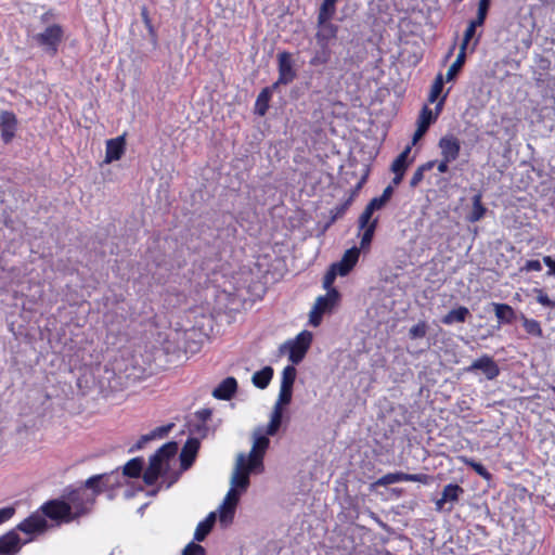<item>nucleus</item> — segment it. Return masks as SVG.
I'll return each mask as SVG.
<instances>
[{"label": "nucleus", "instance_id": "8fccbe9b", "mask_svg": "<svg viewBox=\"0 0 555 555\" xmlns=\"http://www.w3.org/2000/svg\"><path fill=\"white\" fill-rule=\"evenodd\" d=\"M490 3H491V0H479L477 15L474 18L477 21V23L485 24L489 9H490Z\"/></svg>", "mask_w": 555, "mask_h": 555}, {"label": "nucleus", "instance_id": "3c124183", "mask_svg": "<svg viewBox=\"0 0 555 555\" xmlns=\"http://www.w3.org/2000/svg\"><path fill=\"white\" fill-rule=\"evenodd\" d=\"M339 275L337 269H335L333 266L330 267L327 272L325 273L323 278V287L328 292L330 288H334L333 284L335 282L336 276Z\"/></svg>", "mask_w": 555, "mask_h": 555}, {"label": "nucleus", "instance_id": "de8ad7c7", "mask_svg": "<svg viewBox=\"0 0 555 555\" xmlns=\"http://www.w3.org/2000/svg\"><path fill=\"white\" fill-rule=\"evenodd\" d=\"M428 331V325L425 321H420L415 325H413L409 331V336L411 339L423 338L426 336Z\"/></svg>", "mask_w": 555, "mask_h": 555}, {"label": "nucleus", "instance_id": "5fc2aeb1", "mask_svg": "<svg viewBox=\"0 0 555 555\" xmlns=\"http://www.w3.org/2000/svg\"><path fill=\"white\" fill-rule=\"evenodd\" d=\"M323 314V312L313 306L309 313V323L314 327L319 326L322 322Z\"/></svg>", "mask_w": 555, "mask_h": 555}, {"label": "nucleus", "instance_id": "a878e982", "mask_svg": "<svg viewBox=\"0 0 555 555\" xmlns=\"http://www.w3.org/2000/svg\"><path fill=\"white\" fill-rule=\"evenodd\" d=\"M472 202H473V207H472L470 212L466 216V220L468 222L475 223V222L481 220L485 217V215L487 212V208L482 204V194H481V192H477L473 196Z\"/></svg>", "mask_w": 555, "mask_h": 555}, {"label": "nucleus", "instance_id": "bb28decb", "mask_svg": "<svg viewBox=\"0 0 555 555\" xmlns=\"http://www.w3.org/2000/svg\"><path fill=\"white\" fill-rule=\"evenodd\" d=\"M365 181H366V175L364 177H362V179L358 182L353 193L344 203H341V204L335 206L333 209H331L332 221H335L338 218H341L346 214V211L348 210L349 206L351 205V203L353 201V195L356 194V192L358 190H360L363 186Z\"/></svg>", "mask_w": 555, "mask_h": 555}, {"label": "nucleus", "instance_id": "e2e57ef3", "mask_svg": "<svg viewBox=\"0 0 555 555\" xmlns=\"http://www.w3.org/2000/svg\"><path fill=\"white\" fill-rule=\"evenodd\" d=\"M543 262L546 267H548V275H555V259H553L551 256H544Z\"/></svg>", "mask_w": 555, "mask_h": 555}, {"label": "nucleus", "instance_id": "f257e3e1", "mask_svg": "<svg viewBox=\"0 0 555 555\" xmlns=\"http://www.w3.org/2000/svg\"><path fill=\"white\" fill-rule=\"evenodd\" d=\"M63 498L70 508L74 521L89 514L95 503L94 495L88 493L87 489L82 487L75 489L67 488L64 491Z\"/></svg>", "mask_w": 555, "mask_h": 555}, {"label": "nucleus", "instance_id": "5701e85b", "mask_svg": "<svg viewBox=\"0 0 555 555\" xmlns=\"http://www.w3.org/2000/svg\"><path fill=\"white\" fill-rule=\"evenodd\" d=\"M340 294L336 288H330V291L323 295L319 296L314 302V307L318 308L321 312L325 313L331 311L339 301Z\"/></svg>", "mask_w": 555, "mask_h": 555}, {"label": "nucleus", "instance_id": "052dcab7", "mask_svg": "<svg viewBox=\"0 0 555 555\" xmlns=\"http://www.w3.org/2000/svg\"><path fill=\"white\" fill-rule=\"evenodd\" d=\"M448 93L449 91H447L441 98H439L435 103H436V106L435 108L433 109L434 114L439 117V115L441 114L442 109H443V106H444V103H446V100H447V96H448Z\"/></svg>", "mask_w": 555, "mask_h": 555}, {"label": "nucleus", "instance_id": "39448f33", "mask_svg": "<svg viewBox=\"0 0 555 555\" xmlns=\"http://www.w3.org/2000/svg\"><path fill=\"white\" fill-rule=\"evenodd\" d=\"M312 333L309 331L300 332L294 340L287 343L288 345V360L293 364L300 363L306 357L311 343H312Z\"/></svg>", "mask_w": 555, "mask_h": 555}, {"label": "nucleus", "instance_id": "a211bd4d", "mask_svg": "<svg viewBox=\"0 0 555 555\" xmlns=\"http://www.w3.org/2000/svg\"><path fill=\"white\" fill-rule=\"evenodd\" d=\"M270 440L267 436H259L255 439L248 461L251 466H262V461Z\"/></svg>", "mask_w": 555, "mask_h": 555}, {"label": "nucleus", "instance_id": "4c0bfd02", "mask_svg": "<svg viewBox=\"0 0 555 555\" xmlns=\"http://www.w3.org/2000/svg\"><path fill=\"white\" fill-rule=\"evenodd\" d=\"M438 117L434 114L433 109L428 106V104H425L417 117V126L428 130L430 125L436 122Z\"/></svg>", "mask_w": 555, "mask_h": 555}, {"label": "nucleus", "instance_id": "473e14b6", "mask_svg": "<svg viewBox=\"0 0 555 555\" xmlns=\"http://www.w3.org/2000/svg\"><path fill=\"white\" fill-rule=\"evenodd\" d=\"M143 469V460L141 457H133L130 461L126 463V465L122 468V478L129 477V478H138L141 476Z\"/></svg>", "mask_w": 555, "mask_h": 555}, {"label": "nucleus", "instance_id": "72a5a7b5", "mask_svg": "<svg viewBox=\"0 0 555 555\" xmlns=\"http://www.w3.org/2000/svg\"><path fill=\"white\" fill-rule=\"evenodd\" d=\"M411 153V145H406L405 149L396 157V159L391 164V171L404 172L406 171L410 163L413 159L409 160V155Z\"/></svg>", "mask_w": 555, "mask_h": 555}, {"label": "nucleus", "instance_id": "dca6fc26", "mask_svg": "<svg viewBox=\"0 0 555 555\" xmlns=\"http://www.w3.org/2000/svg\"><path fill=\"white\" fill-rule=\"evenodd\" d=\"M360 256V248L351 247L345 251L340 261L332 266L337 269L339 275H347L357 264Z\"/></svg>", "mask_w": 555, "mask_h": 555}, {"label": "nucleus", "instance_id": "6e6d98bb", "mask_svg": "<svg viewBox=\"0 0 555 555\" xmlns=\"http://www.w3.org/2000/svg\"><path fill=\"white\" fill-rule=\"evenodd\" d=\"M211 410L208 408L201 409L195 412V418L198 423L207 424V422L211 418Z\"/></svg>", "mask_w": 555, "mask_h": 555}, {"label": "nucleus", "instance_id": "58836bf2", "mask_svg": "<svg viewBox=\"0 0 555 555\" xmlns=\"http://www.w3.org/2000/svg\"><path fill=\"white\" fill-rule=\"evenodd\" d=\"M465 61H466V51L460 49L455 61L451 64V66L449 67L448 72H447L446 81H452L457 76V74L463 68Z\"/></svg>", "mask_w": 555, "mask_h": 555}, {"label": "nucleus", "instance_id": "0eeeda50", "mask_svg": "<svg viewBox=\"0 0 555 555\" xmlns=\"http://www.w3.org/2000/svg\"><path fill=\"white\" fill-rule=\"evenodd\" d=\"M464 489L457 483H448L443 487L441 498L435 502L436 512H451L453 505L460 500Z\"/></svg>", "mask_w": 555, "mask_h": 555}, {"label": "nucleus", "instance_id": "c03bdc74", "mask_svg": "<svg viewBox=\"0 0 555 555\" xmlns=\"http://www.w3.org/2000/svg\"><path fill=\"white\" fill-rule=\"evenodd\" d=\"M436 160H428L424 164H422L420 167H417V169L414 171L411 180H410V185L412 188H415L424 179V173L426 171H429L434 168V166L436 165Z\"/></svg>", "mask_w": 555, "mask_h": 555}, {"label": "nucleus", "instance_id": "338daca9", "mask_svg": "<svg viewBox=\"0 0 555 555\" xmlns=\"http://www.w3.org/2000/svg\"><path fill=\"white\" fill-rule=\"evenodd\" d=\"M395 177L392 178V183L395 185H398L402 182L403 178H404V172H399V171H392Z\"/></svg>", "mask_w": 555, "mask_h": 555}, {"label": "nucleus", "instance_id": "e433bc0d", "mask_svg": "<svg viewBox=\"0 0 555 555\" xmlns=\"http://www.w3.org/2000/svg\"><path fill=\"white\" fill-rule=\"evenodd\" d=\"M282 418L283 408L273 406V411L271 413L270 421L266 429L267 435L274 436L279 431L282 424Z\"/></svg>", "mask_w": 555, "mask_h": 555}, {"label": "nucleus", "instance_id": "37998d69", "mask_svg": "<svg viewBox=\"0 0 555 555\" xmlns=\"http://www.w3.org/2000/svg\"><path fill=\"white\" fill-rule=\"evenodd\" d=\"M178 451V443L175 441H169L163 444L154 455L157 456L162 462H166L173 457Z\"/></svg>", "mask_w": 555, "mask_h": 555}, {"label": "nucleus", "instance_id": "864d4df0", "mask_svg": "<svg viewBox=\"0 0 555 555\" xmlns=\"http://www.w3.org/2000/svg\"><path fill=\"white\" fill-rule=\"evenodd\" d=\"M183 555H205V548L199 544L191 542L185 546Z\"/></svg>", "mask_w": 555, "mask_h": 555}, {"label": "nucleus", "instance_id": "ddd939ff", "mask_svg": "<svg viewBox=\"0 0 555 555\" xmlns=\"http://www.w3.org/2000/svg\"><path fill=\"white\" fill-rule=\"evenodd\" d=\"M315 40L318 46H328L337 38L338 26L333 24L331 20H325L323 23L320 22V16L317 17Z\"/></svg>", "mask_w": 555, "mask_h": 555}, {"label": "nucleus", "instance_id": "f8f14e48", "mask_svg": "<svg viewBox=\"0 0 555 555\" xmlns=\"http://www.w3.org/2000/svg\"><path fill=\"white\" fill-rule=\"evenodd\" d=\"M17 117L11 111H2L0 113V132L2 141L8 144L10 143L17 130Z\"/></svg>", "mask_w": 555, "mask_h": 555}, {"label": "nucleus", "instance_id": "a19ab883", "mask_svg": "<svg viewBox=\"0 0 555 555\" xmlns=\"http://www.w3.org/2000/svg\"><path fill=\"white\" fill-rule=\"evenodd\" d=\"M520 319L527 334L539 338L543 336V331L539 321L529 319L525 314H521Z\"/></svg>", "mask_w": 555, "mask_h": 555}, {"label": "nucleus", "instance_id": "2eb2a0df", "mask_svg": "<svg viewBox=\"0 0 555 555\" xmlns=\"http://www.w3.org/2000/svg\"><path fill=\"white\" fill-rule=\"evenodd\" d=\"M22 545L21 538L15 529L0 535V555H16Z\"/></svg>", "mask_w": 555, "mask_h": 555}, {"label": "nucleus", "instance_id": "4be33fe9", "mask_svg": "<svg viewBox=\"0 0 555 555\" xmlns=\"http://www.w3.org/2000/svg\"><path fill=\"white\" fill-rule=\"evenodd\" d=\"M238 503V493L234 488L230 489L227 493L223 504L220 507V519L221 521L228 518L232 519L234 516L235 507Z\"/></svg>", "mask_w": 555, "mask_h": 555}, {"label": "nucleus", "instance_id": "09e8293b", "mask_svg": "<svg viewBox=\"0 0 555 555\" xmlns=\"http://www.w3.org/2000/svg\"><path fill=\"white\" fill-rule=\"evenodd\" d=\"M292 397L293 388L280 386L279 399L275 402L274 406L283 408V405L291 403Z\"/></svg>", "mask_w": 555, "mask_h": 555}, {"label": "nucleus", "instance_id": "f704fd0d", "mask_svg": "<svg viewBox=\"0 0 555 555\" xmlns=\"http://www.w3.org/2000/svg\"><path fill=\"white\" fill-rule=\"evenodd\" d=\"M457 460L461 463L474 469V472L485 480H490L492 478V475L489 473V470L481 463L476 462L474 459L467 457L465 455H460L457 456Z\"/></svg>", "mask_w": 555, "mask_h": 555}, {"label": "nucleus", "instance_id": "9d476101", "mask_svg": "<svg viewBox=\"0 0 555 555\" xmlns=\"http://www.w3.org/2000/svg\"><path fill=\"white\" fill-rule=\"evenodd\" d=\"M467 372L481 371L483 375L492 380L500 374V367L496 362L488 354H483L480 358L473 361V363L466 369Z\"/></svg>", "mask_w": 555, "mask_h": 555}, {"label": "nucleus", "instance_id": "69168bd1", "mask_svg": "<svg viewBox=\"0 0 555 555\" xmlns=\"http://www.w3.org/2000/svg\"><path fill=\"white\" fill-rule=\"evenodd\" d=\"M392 194H393V188H392V185H388L384 189V191L379 197L383 198L386 203H388L390 201V198L392 197Z\"/></svg>", "mask_w": 555, "mask_h": 555}, {"label": "nucleus", "instance_id": "aec40b11", "mask_svg": "<svg viewBox=\"0 0 555 555\" xmlns=\"http://www.w3.org/2000/svg\"><path fill=\"white\" fill-rule=\"evenodd\" d=\"M237 390V380L230 376L224 378L212 391V396L219 400H230Z\"/></svg>", "mask_w": 555, "mask_h": 555}, {"label": "nucleus", "instance_id": "393cba45", "mask_svg": "<svg viewBox=\"0 0 555 555\" xmlns=\"http://www.w3.org/2000/svg\"><path fill=\"white\" fill-rule=\"evenodd\" d=\"M495 317L500 323L512 324L517 315L513 307L507 304L492 302Z\"/></svg>", "mask_w": 555, "mask_h": 555}, {"label": "nucleus", "instance_id": "423d86ee", "mask_svg": "<svg viewBox=\"0 0 555 555\" xmlns=\"http://www.w3.org/2000/svg\"><path fill=\"white\" fill-rule=\"evenodd\" d=\"M278 72H279V78H278V81L274 82L272 88H275L279 85L286 86L295 80L297 74L294 68L293 56L289 52L282 51L278 54Z\"/></svg>", "mask_w": 555, "mask_h": 555}, {"label": "nucleus", "instance_id": "49530a36", "mask_svg": "<svg viewBox=\"0 0 555 555\" xmlns=\"http://www.w3.org/2000/svg\"><path fill=\"white\" fill-rule=\"evenodd\" d=\"M297 371L296 367L293 365H286L283 369L282 372V379H281V386L282 387H294V383L296 380Z\"/></svg>", "mask_w": 555, "mask_h": 555}, {"label": "nucleus", "instance_id": "f3484780", "mask_svg": "<svg viewBox=\"0 0 555 555\" xmlns=\"http://www.w3.org/2000/svg\"><path fill=\"white\" fill-rule=\"evenodd\" d=\"M126 150V140L125 135H119L114 139H109L106 141L105 149V162L112 163L115 160H119L125 154Z\"/></svg>", "mask_w": 555, "mask_h": 555}, {"label": "nucleus", "instance_id": "7ed1b4c3", "mask_svg": "<svg viewBox=\"0 0 555 555\" xmlns=\"http://www.w3.org/2000/svg\"><path fill=\"white\" fill-rule=\"evenodd\" d=\"M39 511L46 519H50L56 526H61L64 524H70L74 521V517H72L70 508L67 505V502L63 498V495L57 499H51V500L46 501L39 507Z\"/></svg>", "mask_w": 555, "mask_h": 555}, {"label": "nucleus", "instance_id": "c756f323", "mask_svg": "<svg viewBox=\"0 0 555 555\" xmlns=\"http://www.w3.org/2000/svg\"><path fill=\"white\" fill-rule=\"evenodd\" d=\"M274 371L271 366H264L260 371L254 373L251 382L257 388L266 389L269 386Z\"/></svg>", "mask_w": 555, "mask_h": 555}, {"label": "nucleus", "instance_id": "c9c22d12", "mask_svg": "<svg viewBox=\"0 0 555 555\" xmlns=\"http://www.w3.org/2000/svg\"><path fill=\"white\" fill-rule=\"evenodd\" d=\"M319 48L309 61V64L313 67L327 64L332 57V51L328 46H319Z\"/></svg>", "mask_w": 555, "mask_h": 555}, {"label": "nucleus", "instance_id": "ea45409f", "mask_svg": "<svg viewBox=\"0 0 555 555\" xmlns=\"http://www.w3.org/2000/svg\"><path fill=\"white\" fill-rule=\"evenodd\" d=\"M443 85H444L443 75L441 73H439L435 77L434 82L430 87L428 98H427L428 104H434L439 98L442 96L441 93L443 90Z\"/></svg>", "mask_w": 555, "mask_h": 555}, {"label": "nucleus", "instance_id": "20e7f679", "mask_svg": "<svg viewBox=\"0 0 555 555\" xmlns=\"http://www.w3.org/2000/svg\"><path fill=\"white\" fill-rule=\"evenodd\" d=\"M64 37L63 27L59 24H52L48 26L42 33L37 34L34 38L36 42L44 48L51 55H55L59 50V46Z\"/></svg>", "mask_w": 555, "mask_h": 555}, {"label": "nucleus", "instance_id": "1a4fd4ad", "mask_svg": "<svg viewBox=\"0 0 555 555\" xmlns=\"http://www.w3.org/2000/svg\"><path fill=\"white\" fill-rule=\"evenodd\" d=\"M433 477L427 474H408L402 472L397 473H388L380 478L377 479L376 485L377 486H389L396 482L401 481H413V482H420L423 485L430 483Z\"/></svg>", "mask_w": 555, "mask_h": 555}, {"label": "nucleus", "instance_id": "6ab92c4d", "mask_svg": "<svg viewBox=\"0 0 555 555\" xmlns=\"http://www.w3.org/2000/svg\"><path fill=\"white\" fill-rule=\"evenodd\" d=\"M199 440L197 438H189L180 453V462L181 466L186 469L189 468L193 462L195 461V457L197 455V452L199 450Z\"/></svg>", "mask_w": 555, "mask_h": 555}, {"label": "nucleus", "instance_id": "4d7b16f0", "mask_svg": "<svg viewBox=\"0 0 555 555\" xmlns=\"http://www.w3.org/2000/svg\"><path fill=\"white\" fill-rule=\"evenodd\" d=\"M15 514L13 506H5L0 508V526L10 520Z\"/></svg>", "mask_w": 555, "mask_h": 555}, {"label": "nucleus", "instance_id": "6e6552de", "mask_svg": "<svg viewBox=\"0 0 555 555\" xmlns=\"http://www.w3.org/2000/svg\"><path fill=\"white\" fill-rule=\"evenodd\" d=\"M49 528V524L40 511L31 513L28 517L22 520L15 530H18L25 534H41L44 533Z\"/></svg>", "mask_w": 555, "mask_h": 555}, {"label": "nucleus", "instance_id": "680f3d73", "mask_svg": "<svg viewBox=\"0 0 555 555\" xmlns=\"http://www.w3.org/2000/svg\"><path fill=\"white\" fill-rule=\"evenodd\" d=\"M428 130L417 126L414 134H413V138H412V141L409 145H411V149L413 147V145H415L418 140H421L423 138V135H425V133L427 132Z\"/></svg>", "mask_w": 555, "mask_h": 555}, {"label": "nucleus", "instance_id": "9b49d317", "mask_svg": "<svg viewBox=\"0 0 555 555\" xmlns=\"http://www.w3.org/2000/svg\"><path fill=\"white\" fill-rule=\"evenodd\" d=\"M257 467L258 466H251L250 462L246 461L245 456L241 454L236 463L232 485L245 490L249 485V473Z\"/></svg>", "mask_w": 555, "mask_h": 555}, {"label": "nucleus", "instance_id": "0e129e2a", "mask_svg": "<svg viewBox=\"0 0 555 555\" xmlns=\"http://www.w3.org/2000/svg\"><path fill=\"white\" fill-rule=\"evenodd\" d=\"M452 163V160H446V158L441 157V160L437 165V169L440 173H446L449 171V164Z\"/></svg>", "mask_w": 555, "mask_h": 555}, {"label": "nucleus", "instance_id": "4468645a", "mask_svg": "<svg viewBox=\"0 0 555 555\" xmlns=\"http://www.w3.org/2000/svg\"><path fill=\"white\" fill-rule=\"evenodd\" d=\"M438 146L440 149L441 157L446 158V160L454 162L459 158L461 142L455 135L447 134L440 138Z\"/></svg>", "mask_w": 555, "mask_h": 555}, {"label": "nucleus", "instance_id": "b1692460", "mask_svg": "<svg viewBox=\"0 0 555 555\" xmlns=\"http://www.w3.org/2000/svg\"><path fill=\"white\" fill-rule=\"evenodd\" d=\"M358 224H359V229L361 231H363L362 235H361V241H360V248L366 249L370 247L373 236H374V233L377 229L378 218L370 219V221L365 225H362L361 216H360L359 220H358Z\"/></svg>", "mask_w": 555, "mask_h": 555}, {"label": "nucleus", "instance_id": "412c9836", "mask_svg": "<svg viewBox=\"0 0 555 555\" xmlns=\"http://www.w3.org/2000/svg\"><path fill=\"white\" fill-rule=\"evenodd\" d=\"M163 464L164 462L157 459L154 454L150 457L149 466L143 472L142 476L145 485L153 486L156 483L162 474Z\"/></svg>", "mask_w": 555, "mask_h": 555}, {"label": "nucleus", "instance_id": "c85d7f7f", "mask_svg": "<svg viewBox=\"0 0 555 555\" xmlns=\"http://www.w3.org/2000/svg\"><path fill=\"white\" fill-rule=\"evenodd\" d=\"M216 522V514L211 512L208 514V516L198 522L195 532H194V539L196 541H204L205 538L209 534L211 531L214 525Z\"/></svg>", "mask_w": 555, "mask_h": 555}, {"label": "nucleus", "instance_id": "774afa93", "mask_svg": "<svg viewBox=\"0 0 555 555\" xmlns=\"http://www.w3.org/2000/svg\"><path fill=\"white\" fill-rule=\"evenodd\" d=\"M395 177L392 178V183L395 185H398L402 182L403 178H404V172H399V171H392Z\"/></svg>", "mask_w": 555, "mask_h": 555}, {"label": "nucleus", "instance_id": "a18cd8bd", "mask_svg": "<svg viewBox=\"0 0 555 555\" xmlns=\"http://www.w3.org/2000/svg\"><path fill=\"white\" fill-rule=\"evenodd\" d=\"M483 24H481V23H477L476 20H472L469 22L468 26L466 27V29L464 31L463 40H462V43L460 46L461 50H464V51L467 50V47H468L470 40L474 38V36L476 34L477 27H480Z\"/></svg>", "mask_w": 555, "mask_h": 555}, {"label": "nucleus", "instance_id": "cd10ccee", "mask_svg": "<svg viewBox=\"0 0 555 555\" xmlns=\"http://www.w3.org/2000/svg\"><path fill=\"white\" fill-rule=\"evenodd\" d=\"M468 317L469 310L464 306H460L450 310L446 315H443L441 322L446 325H451L453 323H464Z\"/></svg>", "mask_w": 555, "mask_h": 555}, {"label": "nucleus", "instance_id": "13d9d810", "mask_svg": "<svg viewBox=\"0 0 555 555\" xmlns=\"http://www.w3.org/2000/svg\"><path fill=\"white\" fill-rule=\"evenodd\" d=\"M541 270H542V264L539 260H535V259L527 260L526 263L524 264V267L521 268V271H526V272H531V271L539 272Z\"/></svg>", "mask_w": 555, "mask_h": 555}, {"label": "nucleus", "instance_id": "bf43d9fd", "mask_svg": "<svg viewBox=\"0 0 555 555\" xmlns=\"http://www.w3.org/2000/svg\"><path fill=\"white\" fill-rule=\"evenodd\" d=\"M209 428L207 426V424H203V423H196L192 426V428H190V431L192 434H196L198 436H201L202 438H205L207 436V433H208Z\"/></svg>", "mask_w": 555, "mask_h": 555}, {"label": "nucleus", "instance_id": "603ef678", "mask_svg": "<svg viewBox=\"0 0 555 555\" xmlns=\"http://www.w3.org/2000/svg\"><path fill=\"white\" fill-rule=\"evenodd\" d=\"M534 292L537 293V301L541 304L544 307L554 308L555 301L551 300L547 294L543 292V289L535 288Z\"/></svg>", "mask_w": 555, "mask_h": 555}, {"label": "nucleus", "instance_id": "2f4dec72", "mask_svg": "<svg viewBox=\"0 0 555 555\" xmlns=\"http://www.w3.org/2000/svg\"><path fill=\"white\" fill-rule=\"evenodd\" d=\"M386 204L379 196L372 198L360 215L362 225H365L372 219L374 211L382 209Z\"/></svg>", "mask_w": 555, "mask_h": 555}, {"label": "nucleus", "instance_id": "79ce46f5", "mask_svg": "<svg viewBox=\"0 0 555 555\" xmlns=\"http://www.w3.org/2000/svg\"><path fill=\"white\" fill-rule=\"evenodd\" d=\"M338 0H323L320 5L318 16L320 22L323 23L325 20H332L336 13V3Z\"/></svg>", "mask_w": 555, "mask_h": 555}, {"label": "nucleus", "instance_id": "f03ea898", "mask_svg": "<svg viewBox=\"0 0 555 555\" xmlns=\"http://www.w3.org/2000/svg\"><path fill=\"white\" fill-rule=\"evenodd\" d=\"M122 476L116 470H112L109 473L93 475L89 477L83 487L86 489H90L94 499L99 496L101 493L106 491H114L120 487H122Z\"/></svg>", "mask_w": 555, "mask_h": 555}, {"label": "nucleus", "instance_id": "7c9ffc66", "mask_svg": "<svg viewBox=\"0 0 555 555\" xmlns=\"http://www.w3.org/2000/svg\"><path fill=\"white\" fill-rule=\"evenodd\" d=\"M272 96V89L267 87L263 88L258 94L255 103V113L259 116H264L269 109V102Z\"/></svg>", "mask_w": 555, "mask_h": 555}]
</instances>
